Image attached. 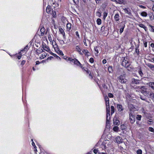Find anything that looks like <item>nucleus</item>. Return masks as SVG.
Wrapping results in <instances>:
<instances>
[{
  "label": "nucleus",
  "mask_w": 154,
  "mask_h": 154,
  "mask_svg": "<svg viewBox=\"0 0 154 154\" xmlns=\"http://www.w3.org/2000/svg\"><path fill=\"white\" fill-rule=\"evenodd\" d=\"M112 143L109 140H105L102 143V147L103 148L106 149V148L111 147Z\"/></svg>",
  "instance_id": "nucleus-1"
},
{
  "label": "nucleus",
  "mask_w": 154,
  "mask_h": 154,
  "mask_svg": "<svg viewBox=\"0 0 154 154\" xmlns=\"http://www.w3.org/2000/svg\"><path fill=\"white\" fill-rule=\"evenodd\" d=\"M138 88L140 89V91L145 96L148 97L149 92L147 91V88L145 86H139Z\"/></svg>",
  "instance_id": "nucleus-2"
},
{
  "label": "nucleus",
  "mask_w": 154,
  "mask_h": 154,
  "mask_svg": "<svg viewBox=\"0 0 154 154\" xmlns=\"http://www.w3.org/2000/svg\"><path fill=\"white\" fill-rule=\"evenodd\" d=\"M118 81L121 83H125L127 80L125 79V75H120L117 78Z\"/></svg>",
  "instance_id": "nucleus-3"
},
{
  "label": "nucleus",
  "mask_w": 154,
  "mask_h": 154,
  "mask_svg": "<svg viewBox=\"0 0 154 154\" xmlns=\"http://www.w3.org/2000/svg\"><path fill=\"white\" fill-rule=\"evenodd\" d=\"M69 60L71 61L72 63H73L74 64L76 65L79 66H81V67H82V64L77 59L75 58L72 59L71 58H69Z\"/></svg>",
  "instance_id": "nucleus-4"
},
{
  "label": "nucleus",
  "mask_w": 154,
  "mask_h": 154,
  "mask_svg": "<svg viewBox=\"0 0 154 154\" xmlns=\"http://www.w3.org/2000/svg\"><path fill=\"white\" fill-rule=\"evenodd\" d=\"M130 65V63L128 61L125 60V58L123 59L122 62V66L126 68L129 67Z\"/></svg>",
  "instance_id": "nucleus-5"
},
{
  "label": "nucleus",
  "mask_w": 154,
  "mask_h": 154,
  "mask_svg": "<svg viewBox=\"0 0 154 154\" xmlns=\"http://www.w3.org/2000/svg\"><path fill=\"white\" fill-rule=\"evenodd\" d=\"M129 119L130 122L133 124L135 121V116L131 112L129 113Z\"/></svg>",
  "instance_id": "nucleus-6"
},
{
  "label": "nucleus",
  "mask_w": 154,
  "mask_h": 154,
  "mask_svg": "<svg viewBox=\"0 0 154 154\" xmlns=\"http://www.w3.org/2000/svg\"><path fill=\"white\" fill-rule=\"evenodd\" d=\"M105 104L106 106V112L107 115H108L110 112L109 102H105Z\"/></svg>",
  "instance_id": "nucleus-7"
},
{
  "label": "nucleus",
  "mask_w": 154,
  "mask_h": 154,
  "mask_svg": "<svg viewBox=\"0 0 154 154\" xmlns=\"http://www.w3.org/2000/svg\"><path fill=\"white\" fill-rule=\"evenodd\" d=\"M75 49L80 54L83 55V52H82L81 49L79 45H76L75 46Z\"/></svg>",
  "instance_id": "nucleus-8"
},
{
  "label": "nucleus",
  "mask_w": 154,
  "mask_h": 154,
  "mask_svg": "<svg viewBox=\"0 0 154 154\" xmlns=\"http://www.w3.org/2000/svg\"><path fill=\"white\" fill-rule=\"evenodd\" d=\"M110 114H108V115H107V114H106V125H108L109 124V120H110Z\"/></svg>",
  "instance_id": "nucleus-9"
},
{
  "label": "nucleus",
  "mask_w": 154,
  "mask_h": 154,
  "mask_svg": "<svg viewBox=\"0 0 154 154\" xmlns=\"http://www.w3.org/2000/svg\"><path fill=\"white\" fill-rule=\"evenodd\" d=\"M116 140L117 143H120L122 142V139L120 136H118L116 137Z\"/></svg>",
  "instance_id": "nucleus-10"
},
{
  "label": "nucleus",
  "mask_w": 154,
  "mask_h": 154,
  "mask_svg": "<svg viewBox=\"0 0 154 154\" xmlns=\"http://www.w3.org/2000/svg\"><path fill=\"white\" fill-rule=\"evenodd\" d=\"M139 80L135 79H132V82L133 84H138L139 83Z\"/></svg>",
  "instance_id": "nucleus-11"
},
{
  "label": "nucleus",
  "mask_w": 154,
  "mask_h": 154,
  "mask_svg": "<svg viewBox=\"0 0 154 154\" xmlns=\"http://www.w3.org/2000/svg\"><path fill=\"white\" fill-rule=\"evenodd\" d=\"M45 29L44 27L41 28V29L40 30V32H41V34L40 35H39V36H43L44 35V32H45Z\"/></svg>",
  "instance_id": "nucleus-12"
},
{
  "label": "nucleus",
  "mask_w": 154,
  "mask_h": 154,
  "mask_svg": "<svg viewBox=\"0 0 154 154\" xmlns=\"http://www.w3.org/2000/svg\"><path fill=\"white\" fill-rule=\"evenodd\" d=\"M148 84L149 87L154 90V82H150Z\"/></svg>",
  "instance_id": "nucleus-13"
},
{
  "label": "nucleus",
  "mask_w": 154,
  "mask_h": 154,
  "mask_svg": "<svg viewBox=\"0 0 154 154\" xmlns=\"http://www.w3.org/2000/svg\"><path fill=\"white\" fill-rule=\"evenodd\" d=\"M59 30L60 33L63 35V38H65V33L63 29L61 28H59Z\"/></svg>",
  "instance_id": "nucleus-14"
},
{
  "label": "nucleus",
  "mask_w": 154,
  "mask_h": 154,
  "mask_svg": "<svg viewBox=\"0 0 154 154\" xmlns=\"http://www.w3.org/2000/svg\"><path fill=\"white\" fill-rule=\"evenodd\" d=\"M83 52V54H84L85 56H89V53L88 51L87 50H83L82 51Z\"/></svg>",
  "instance_id": "nucleus-15"
},
{
  "label": "nucleus",
  "mask_w": 154,
  "mask_h": 154,
  "mask_svg": "<svg viewBox=\"0 0 154 154\" xmlns=\"http://www.w3.org/2000/svg\"><path fill=\"white\" fill-rule=\"evenodd\" d=\"M146 65L149 67L152 70H154V65L152 64H151L147 63L146 64Z\"/></svg>",
  "instance_id": "nucleus-16"
},
{
  "label": "nucleus",
  "mask_w": 154,
  "mask_h": 154,
  "mask_svg": "<svg viewBox=\"0 0 154 154\" xmlns=\"http://www.w3.org/2000/svg\"><path fill=\"white\" fill-rule=\"evenodd\" d=\"M125 11V12L126 13L128 14L129 15H131V11L130 9H128L125 8L124 9Z\"/></svg>",
  "instance_id": "nucleus-17"
},
{
  "label": "nucleus",
  "mask_w": 154,
  "mask_h": 154,
  "mask_svg": "<svg viewBox=\"0 0 154 154\" xmlns=\"http://www.w3.org/2000/svg\"><path fill=\"white\" fill-rule=\"evenodd\" d=\"M120 123V121L119 120L114 119H113V124L116 125H119Z\"/></svg>",
  "instance_id": "nucleus-18"
},
{
  "label": "nucleus",
  "mask_w": 154,
  "mask_h": 154,
  "mask_svg": "<svg viewBox=\"0 0 154 154\" xmlns=\"http://www.w3.org/2000/svg\"><path fill=\"white\" fill-rule=\"evenodd\" d=\"M117 108L118 111L120 112L122 111L123 110L122 106L121 104H117Z\"/></svg>",
  "instance_id": "nucleus-19"
},
{
  "label": "nucleus",
  "mask_w": 154,
  "mask_h": 154,
  "mask_svg": "<svg viewBox=\"0 0 154 154\" xmlns=\"http://www.w3.org/2000/svg\"><path fill=\"white\" fill-rule=\"evenodd\" d=\"M67 29L68 31H69L71 29V24L70 23H67L66 25Z\"/></svg>",
  "instance_id": "nucleus-20"
},
{
  "label": "nucleus",
  "mask_w": 154,
  "mask_h": 154,
  "mask_svg": "<svg viewBox=\"0 0 154 154\" xmlns=\"http://www.w3.org/2000/svg\"><path fill=\"white\" fill-rule=\"evenodd\" d=\"M125 25L124 24L122 25L120 28V33L121 34L123 31L125 27Z\"/></svg>",
  "instance_id": "nucleus-21"
},
{
  "label": "nucleus",
  "mask_w": 154,
  "mask_h": 154,
  "mask_svg": "<svg viewBox=\"0 0 154 154\" xmlns=\"http://www.w3.org/2000/svg\"><path fill=\"white\" fill-rule=\"evenodd\" d=\"M139 26L140 27L143 28L146 31L147 30V27L143 24L142 23L139 24Z\"/></svg>",
  "instance_id": "nucleus-22"
},
{
  "label": "nucleus",
  "mask_w": 154,
  "mask_h": 154,
  "mask_svg": "<svg viewBox=\"0 0 154 154\" xmlns=\"http://www.w3.org/2000/svg\"><path fill=\"white\" fill-rule=\"evenodd\" d=\"M119 14H116L114 16V19L116 21H118L119 20Z\"/></svg>",
  "instance_id": "nucleus-23"
},
{
  "label": "nucleus",
  "mask_w": 154,
  "mask_h": 154,
  "mask_svg": "<svg viewBox=\"0 0 154 154\" xmlns=\"http://www.w3.org/2000/svg\"><path fill=\"white\" fill-rule=\"evenodd\" d=\"M46 12L48 13H49L51 11V6L50 5H48L46 8Z\"/></svg>",
  "instance_id": "nucleus-24"
},
{
  "label": "nucleus",
  "mask_w": 154,
  "mask_h": 154,
  "mask_svg": "<svg viewBox=\"0 0 154 154\" xmlns=\"http://www.w3.org/2000/svg\"><path fill=\"white\" fill-rule=\"evenodd\" d=\"M149 97L152 98V99H154V94L152 92H149Z\"/></svg>",
  "instance_id": "nucleus-25"
},
{
  "label": "nucleus",
  "mask_w": 154,
  "mask_h": 154,
  "mask_svg": "<svg viewBox=\"0 0 154 154\" xmlns=\"http://www.w3.org/2000/svg\"><path fill=\"white\" fill-rule=\"evenodd\" d=\"M111 115L113 114L115 112V108L113 106H111Z\"/></svg>",
  "instance_id": "nucleus-26"
},
{
  "label": "nucleus",
  "mask_w": 154,
  "mask_h": 154,
  "mask_svg": "<svg viewBox=\"0 0 154 154\" xmlns=\"http://www.w3.org/2000/svg\"><path fill=\"white\" fill-rule=\"evenodd\" d=\"M108 71L110 73H112L113 70L112 66H109L108 68Z\"/></svg>",
  "instance_id": "nucleus-27"
},
{
  "label": "nucleus",
  "mask_w": 154,
  "mask_h": 154,
  "mask_svg": "<svg viewBox=\"0 0 154 154\" xmlns=\"http://www.w3.org/2000/svg\"><path fill=\"white\" fill-rule=\"evenodd\" d=\"M97 23L98 25H100L101 23V20L100 18H98L97 20Z\"/></svg>",
  "instance_id": "nucleus-28"
},
{
  "label": "nucleus",
  "mask_w": 154,
  "mask_h": 154,
  "mask_svg": "<svg viewBox=\"0 0 154 154\" xmlns=\"http://www.w3.org/2000/svg\"><path fill=\"white\" fill-rule=\"evenodd\" d=\"M153 121H150V120H147L146 121V123L149 125H151L153 124Z\"/></svg>",
  "instance_id": "nucleus-29"
},
{
  "label": "nucleus",
  "mask_w": 154,
  "mask_h": 154,
  "mask_svg": "<svg viewBox=\"0 0 154 154\" xmlns=\"http://www.w3.org/2000/svg\"><path fill=\"white\" fill-rule=\"evenodd\" d=\"M141 116L139 115H137L136 116V119L138 120H140L141 118Z\"/></svg>",
  "instance_id": "nucleus-30"
},
{
  "label": "nucleus",
  "mask_w": 154,
  "mask_h": 154,
  "mask_svg": "<svg viewBox=\"0 0 154 154\" xmlns=\"http://www.w3.org/2000/svg\"><path fill=\"white\" fill-rule=\"evenodd\" d=\"M141 15L143 17H146L147 16V14L145 12H143L141 13Z\"/></svg>",
  "instance_id": "nucleus-31"
},
{
  "label": "nucleus",
  "mask_w": 154,
  "mask_h": 154,
  "mask_svg": "<svg viewBox=\"0 0 154 154\" xmlns=\"http://www.w3.org/2000/svg\"><path fill=\"white\" fill-rule=\"evenodd\" d=\"M28 45H27L26 46V47L22 50H21V52L22 51H27L28 49Z\"/></svg>",
  "instance_id": "nucleus-32"
},
{
  "label": "nucleus",
  "mask_w": 154,
  "mask_h": 154,
  "mask_svg": "<svg viewBox=\"0 0 154 154\" xmlns=\"http://www.w3.org/2000/svg\"><path fill=\"white\" fill-rule=\"evenodd\" d=\"M138 73L141 77H143V75L141 69L138 71Z\"/></svg>",
  "instance_id": "nucleus-33"
},
{
  "label": "nucleus",
  "mask_w": 154,
  "mask_h": 154,
  "mask_svg": "<svg viewBox=\"0 0 154 154\" xmlns=\"http://www.w3.org/2000/svg\"><path fill=\"white\" fill-rule=\"evenodd\" d=\"M113 130L115 131H118L119 130V128L117 126H115L113 128Z\"/></svg>",
  "instance_id": "nucleus-34"
},
{
  "label": "nucleus",
  "mask_w": 154,
  "mask_h": 154,
  "mask_svg": "<svg viewBox=\"0 0 154 154\" xmlns=\"http://www.w3.org/2000/svg\"><path fill=\"white\" fill-rule=\"evenodd\" d=\"M105 102H109V99L108 97L107 96H106L104 97Z\"/></svg>",
  "instance_id": "nucleus-35"
},
{
  "label": "nucleus",
  "mask_w": 154,
  "mask_h": 154,
  "mask_svg": "<svg viewBox=\"0 0 154 154\" xmlns=\"http://www.w3.org/2000/svg\"><path fill=\"white\" fill-rule=\"evenodd\" d=\"M107 15V13L106 12H104L103 13V18L105 20Z\"/></svg>",
  "instance_id": "nucleus-36"
},
{
  "label": "nucleus",
  "mask_w": 154,
  "mask_h": 154,
  "mask_svg": "<svg viewBox=\"0 0 154 154\" xmlns=\"http://www.w3.org/2000/svg\"><path fill=\"white\" fill-rule=\"evenodd\" d=\"M149 131L152 132H154V129L152 127H149L148 129Z\"/></svg>",
  "instance_id": "nucleus-37"
},
{
  "label": "nucleus",
  "mask_w": 154,
  "mask_h": 154,
  "mask_svg": "<svg viewBox=\"0 0 154 154\" xmlns=\"http://www.w3.org/2000/svg\"><path fill=\"white\" fill-rule=\"evenodd\" d=\"M46 56V55L45 54H43L41 55V56L40 57V58L41 59H42L44 58Z\"/></svg>",
  "instance_id": "nucleus-38"
},
{
  "label": "nucleus",
  "mask_w": 154,
  "mask_h": 154,
  "mask_svg": "<svg viewBox=\"0 0 154 154\" xmlns=\"http://www.w3.org/2000/svg\"><path fill=\"white\" fill-rule=\"evenodd\" d=\"M48 40H49V41L50 42H52V40L51 37V35L50 34H49L48 35Z\"/></svg>",
  "instance_id": "nucleus-39"
},
{
  "label": "nucleus",
  "mask_w": 154,
  "mask_h": 154,
  "mask_svg": "<svg viewBox=\"0 0 154 154\" xmlns=\"http://www.w3.org/2000/svg\"><path fill=\"white\" fill-rule=\"evenodd\" d=\"M149 26L151 27L150 31L152 32H154V26L151 25H149Z\"/></svg>",
  "instance_id": "nucleus-40"
},
{
  "label": "nucleus",
  "mask_w": 154,
  "mask_h": 154,
  "mask_svg": "<svg viewBox=\"0 0 154 154\" xmlns=\"http://www.w3.org/2000/svg\"><path fill=\"white\" fill-rule=\"evenodd\" d=\"M143 46L145 47H146L147 46V42L146 41H143Z\"/></svg>",
  "instance_id": "nucleus-41"
},
{
  "label": "nucleus",
  "mask_w": 154,
  "mask_h": 154,
  "mask_svg": "<svg viewBox=\"0 0 154 154\" xmlns=\"http://www.w3.org/2000/svg\"><path fill=\"white\" fill-rule=\"evenodd\" d=\"M137 154H142V151L141 149H139L137 152Z\"/></svg>",
  "instance_id": "nucleus-42"
},
{
  "label": "nucleus",
  "mask_w": 154,
  "mask_h": 154,
  "mask_svg": "<svg viewBox=\"0 0 154 154\" xmlns=\"http://www.w3.org/2000/svg\"><path fill=\"white\" fill-rule=\"evenodd\" d=\"M117 1L116 2L119 4H122L123 2V0H117Z\"/></svg>",
  "instance_id": "nucleus-43"
},
{
  "label": "nucleus",
  "mask_w": 154,
  "mask_h": 154,
  "mask_svg": "<svg viewBox=\"0 0 154 154\" xmlns=\"http://www.w3.org/2000/svg\"><path fill=\"white\" fill-rule=\"evenodd\" d=\"M44 49L45 50L47 51H48L50 50V49H49L47 46H45Z\"/></svg>",
  "instance_id": "nucleus-44"
},
{
  "label": "nucleus",
  "mask_w": 154,
  "mask_h": 154,
  "mask_svg": "<svg viewBox=\"0 0 154 154\" xmlns=\"http://www.w3.org/2000/svg\"><path fill=\"white\" fill-rule=\"evenodd\" d=\"M108 96L110 98H112L114 96L112 94L109 93L108 94Z\"/></svg>",
  "instance_id": "nucleus-45"
},
{
  "label": "nucleus",
  "mask_w": 154,
  "mask_h": 154,
  "mask_svg": "<svg viewBox=\"0 0 154 154\" xmlns=\"http://www.w3.org/2000/svg\"><path fill=\"white\" fill-rule=\"evenodd\" d=\"M52 15L54 17H56V12L55 11H53L52 12Z\"/></svg>",
  "instance_id": "nucleus-46"
},
{
  "label": "nucleus",
  "mask_w": 154,
  "mask_h": 154,
  "mask_svg": "<svg viewBox=\"0 0 154 154\" xmlns=\"http://www.w3.org/2000/svg\"><path fill=\"white\" fill-rule=\"evenodd\" d=\"M105 29V27L104 26H103L101 27V31L102 32H103L104 31Z\"/></svg>",
  "instance_id": "nucleus-47"
},
{
  "label": "nucleus",
  "mask_w": 154,
  "mask_h": 154,
  "mask_svg": "<svg viewBox=\"0 0 154 154\" xmlns=\"http://www.w3.org/2000/svg\"><path fill=\"white\" fill-rule=\"evenodd\" d=\"M140 99L143 100H146V97H144L143 96H140Z\"/></svg>",
  "instance_id": "nucleus-48"
},
{
  "label": "nucleus",
  "mask_w": 154,
  "mask_h": 154,
  "mask_svg": "<svg viewBox=\"0 0 154 154\" xmlns=\"http://www.w3.org/2000/svg\"><path fill=\"white\" fill-rule=\"evenodd\" d=\"M135 52L138 55L139 54V51L138 49V48L137 47L135 48Z\"/></svg>",
  "instance_id": "nucleus-49"
},
{
  "label": "nucleus",
  "mask_w": 154,
  "mask_h": 154,
  "mask_svg": "<svg viewBox=\"0 0 154 154\" xmlns=\"http://www.w3.org/2000/svg\"><path fill=\"white\" fill-rule=\"evenodd\" d=\"M31 140L32 141V146L34 147V148H36V146L35 145V143L33 142V140L32 139H31Z\"/></svg>",
  "instance_id": "nucleus-50"
},
{
  "label": "nucleus",
  "mask_w": 154,
  "mask_h": 154,
  "mask_svg": "<svg viewBox=\"0 0 154 154\" xmlns=\"http://www.w3.org/2000/svg\"><path fill=\"white\" fill-rule=\"evenodd\" d=\"M21 51L20 52V53H19V54H20V55H18L17 56V58L18 59H20L21 57V56H22V55H21Z\"/></svg>",
  "instance_id": "nucleus-51"
},
{
  "label": "nucleus",
  "mask_w": 154,
  "mask_h": 154,
  "mask_svg": "<svg viewBox=\"0 0 154 154\" xmlns=\"http://www.w3.org/2000/svg\"><path fill=\"white\" fill-rule=\"evenodd\" d=\"M89 61L91 63H93L94 61V59L93 58H91L89 60Z\"/></svg>",
  "instance_id": "nucleus-52"
},
{
  "label": "nucleus",
  "mask_w": 154,
  "mask_h": 154,
  "mask_svg": "<svg viewBox=\"0 0 154 154\" xmlns=\"http://www.w3.org/2000/svg\"><path fill=\"white\" fill-rule=\"evenodd\" d=\"M94 50L97 52V53H98V47H95L94 48Z\"/></svg>",
  "instance_id": "nucleus-53"
},
{
  "label": "nucleus",
  "mask_w": 154,
  "mask_h": 154,
  "mask_svg": "<svg viewBox=\"0 0 154 154\" xmlns=\"http://www.w3.org/2000/svg\"><path fill=\"white\" fill-rule=\"evenodd\" d=\"M84 69V68H82V69H84L86 71V72H87L88 73V74H89L90 73H90V71H89V70H87V69L86 68V69Z\"/></svg>",
  "instance_id": "nucleus-54"
},
{
  "label": "nucleus",
  "mask_w": 154,
  "mask_h": 154,
  "mask_svg": "<svg viewBox=\"0 0 154 154\" xmlns=\"http://www.w3.org/2000/svg\"><path fill=\"white\" fill-rule=\"evenodd\" d=\"M98 149H95L94 150V152L95 154H97V152H98Z\"/></svg>",
  "instance_id": "nucleus-55"
},
{
  "label": "nucleus",
  "mask_w": 154,
  "mask_h": 154,
  "mask_svg": "<svg viewBox=\"0 0 154 154\" xmlns=\"http://www.w3.org/2000/svg\"><path fill=\"white\" fill-rule=\"evenodd\" d=\"M83 42L85 45L86 46H87V45L86 42V40L85 39H84Z\"/></svg>",
  "instance_id": "nucleus-56"
},
{
  "label": "nucleus",
  "mask_w": 154,
  "mask_h": 154,
  "mask_svg": "<svg viewBox=\"0 0 154 154\" xmlns=\"http://www.w3.org/2000/svg\"><path fill=\"white\" fill-rule=\"evenodd\" d=\"M25 62H26V61H25V60H23V61H22V62H21V64L22 66H23V65H24V64H25Z\"/></svg>",
  "instance_id": "nucleus-57"
},
{
  "label": "nucleus",
  "mask_w": 154,
  "mask_h": 154,
  "mask_svg": "<svg viewBox=\"0 0 154 154\" xmlns=\"http://www.w3.org/2000/svg\"><path fill=\"white\" fill-rule=\"evenodd\" d=\"M74 3L76 4L79 2V0H73Z\"/></svg>",
  "instance_id": "nucleus-58"
},
{
  "label": "nucleus",
  "mask_w": 154,
  "mask_h": 154,
  "mask_svg": "<svg viewBox=\"0 0 154 154\" xmlns=\"http://www.w3.org/2000/svg\"><path fill=\"white\" fill-rule=\"evenodd\" d=\"M75 34L79 38V32L78 31L76 32Z\"/></svg>",
  "instance_id": "nucleus-59"
},
{
  "label": "nucleus",
  "mask_w": 154,
  "mask_h": 154,
  "mask_svg": "<svg viewBox=\"0 0 154 154\" xmlns=\"http://www.w3.org/2000/svg\"><path fill=\"white\" fill-rule=\"evenodd\" d=\"M102 62L103 64H105L106 62V59H103L102 61Z\"/></svg>",
  "instance_id": "nucleus-60"
},
{
  "label": "nucleus",
  "mask_w": 154,
  "mask_h": 154,
  "mask_svg": "<svg viewBox=\"0 0 154 154\" xmlns=\"http://www.w3.org/2000/svg\"><path fill=\"white\" fill-rule=\"evenodd\" d=\"M89 77L91 79H92L93 78L92 75L91 74V73H90L89 74Z\"/></svg>",
  "instance_id": "nucleus-61"
},
{
  "label": "nucleus",
  "mask_w": 154,
  "mask_h": 154,
  "mask_svg": "<svg viewBox=\"0 0 154 154\" xmlns=\"http://www.w3.org/2000/svg\"><path fill=\"white\" fill-rule=\"evenodd\" d=\"M149 61L151 62H154V58L151 59V60H149Z\"/></svg>",
  "instance_id": "nucleus-62"
},
{
  "label": "nucleus",
  "mask_w": 154,
  "mask_h": 154,
  "mask_svg": "<svg viewBox=\"0 0 154 154\" xmlns=\"http://www.w3.org/2000/svg\"><path fill=\"white\" fill-rule=\"evenodd\" d=\"M152 48H154V44L153 43H151L150 44Z\"/></svg>",
  "instance_id": "nucleus-63"
},
{
  "label": "nucleus",
  "mask_w": 154,
  "mask_h": 154,
  "mask_svg": "<svg viewBox=\"0 0 154 154\" xmlns=\"http://www.w3.org/2000/svg\"><path fill=\"white\" fill-rule=\"evenodd\" d=\"M139 7H140V8H145V7L144 6H143V5H140L139 6Z\"/></svg>",
  "instance_id": "nucleus-64"
}]
</instances>
